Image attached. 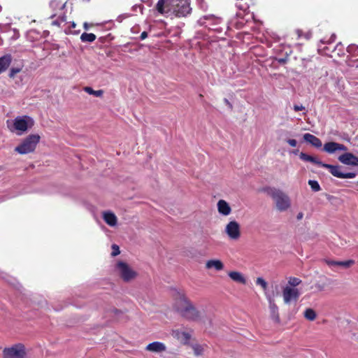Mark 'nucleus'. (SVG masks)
Masks as SVG:
<instances>
[{
    "mask_svg": "<svg viewBox=\"0 0 358 358\" xmlns=\"http://www.w3.org/2000/svg\"><path fill=\"white\" fill-rule=\"evenodd\" d=\"M171 296L173 299V308L183 318L188 321H199L201 312L196 308L193 302L187 296L182 289H173Z\"/></svg>",
    "mask_w": 358,
    "mask_h": 358,
    "instance_id": "1",
    "label": "nucleus"
},
{
    "mask_svg": "<svg viewBox=\"0 0 358 358\" xmlns=\"http://www.w3.org/2000/svg\"><path fill=\"white\" fill-rule=\"evenodd\" d=\"M159 15L186 17L191 13L189 0H158L153 9Z\"/></svg>",
    "mask_w": 358,
    "mask_h": 358,
    "instance_id": "2",
    "label": "nucleus"
},
{
    "mask_svg": "<svg viewBox=\"0 0 358 358\" xmlns=\"http://www.w3.org/2000/svg\"><path fill=\"white\" fill-rule=\"evenodd\" d=\"M299 157L303 161L310 162L311 163L318 165L320 167L327 169L330 173L334 177L338 178H354L356 177L355 173H343L341 171L342 166L340 165H331L329 164H325L318 160L317 158L311 155H307L304 152H301L299 155Z\"/></svg>",
    "mask_w": 358,
    "mask_h": 358,
    "instance_id": "3",
    "label": "nucleus"
},
{
    "mask_svg": "<svg viewBox=\"0 0 358 358\" xmlns=\"http://www.w3.org/2000/svg\"><path fill=\"white\" fill-rule=\"evenodd\" d=\"M34 120L27 115L17 116L13 120L6 121L7 127L10 132L15 133L18 136L22 135L34 125Z\"/></svg>",
    "mask_w": 358,
    "mask_h": 358,
    "instance_id": "4",
    "label": "nucleus"
},
{
    "mask_svg": "<svg viewBox=\"0 0 358 358\" xmlns=\"http://www.w3.org/2000/svg\"><path fill=\"white\" fill-rule=\"evenodd\" d=\"M265 191L267 194L273 199L275 203L276 208L279 211H286L290 208V199L288 195L282 190L273 187H268Z\"/></svg>",
    "mask_w": 358,
    "mask_h": 358,
    "instance_id": "5",
    "label": "nucleus"
},
{
    "mask_svg": "<svg viewBox=\"0 0 358 358\" xmlns=\"http://www.w3.org/2000/svg\"><path fill=\"white\" fill-rule=\"evenodd\" d=\"M40 139L41 136L38 134H30L15 148V151L20 155L33 152L40 142Z\"/></svg>",
    "mask_w": 358,
    "mask_h": 358,
    "instance_id": "6",
    "label": "nucleus"
},
{
    "mask_svg": "<svg viewBox=\"0 0 358 358\" xmlns=\"http://www.w3.org/2000/svg\"><path fill=\"white\" fill-rule=\"evenodd\" d=\"M3 358H27V350L24 344L16 343L5 348L2 352Z\"/></svg>",
    "mask_w": 358,
    "mask_h": 358,
    "instance_id": "7",
    "label": "nucleus"
},
{
    "mask_svg": "<svg viewBox=\"0 0 358 358\" xmlns=\"http://www.w3.org/2000/svg\"><path fill=\"white\" fill-rule=\"evenodd\" d=\"M116 269L120 276L124 282H129L137 276V273L124 262H117Z\"/></svg>",
    "mask_w": 358,
    "mask_h": 358,
    "instance_id": "8",
    "label": "nucleus"
},
{
    "mask_svg": "<svg viewBox=\"0 0 358 358\" xmlns=\"http://www.w3.org/2000/svg\"><path fill=\"white\" fill-rule=\"evenodd\" d=\"M282 296L284 303L286 304H289L292 301H298L300 296V292L297 288L286 286L282 289Z\"/></svg>",
    "mask_w": 358,
    "mask_h": 358,
    "instance_id": "9",
    "label": "nucleus"
},
{
    "mask_svg": "<svg viewBox=\"0 0 358 358\" xmlns=\"http://www.w3.org/2000/svg\"><path fill=\"white\" fill-rule=\"evenodd\" d=\"M225 232L232 240H238L241 237L240 225L236 221H230L225 227Z\"/></svg>",
    "mask_w": 358,
    "mask_h": 358,
    "instance_id": "10",
    "label": "nucleus"
},
{
    "mask_svg": "<svg viewBox=\"0 0 358 358\" xmlns=\"http://www.w3.org/2000/svg\"><path fill=\"white\" fill-rule=\"evenodd\" d=\"M338 159L345 165L358 166V157L351 152H345L341 155Z\"/></svg>",
    "mask_w": 358,
    "mask_h": 358,
    "instance_id": "11",
    "label": "nucleus"
},
{
    "mask_svg": "<svg viewBox=\"0 0 358 358\" xmlns=\"http://www.w3.org/2000/svg\"><path fill=\"white\" fill-rule=\"evenodd\" d=\"M324 261L329 266H342L345 268L351 267L355 263V261L352 259H348L346 261H334V260L325 259H324Z\"/></svg>",
    "mask_w": 358,
    "mask_h": 358,
    "instance_id": "12",
    "label": "nucleus"
},
{
    "mask_svg": "<svg viewBox=\"0 0 358 358\" xmlns=\"http://www.w3.org/2000/svg\"><path fill=\"white\" fill-rule=\"evenodd\" d=\"M145 350L149 352L159 353L166 351V347L163 343L155 341L151 343H149L145 347Z\"/></svg>",
    "mask_w": 358,
    "mask_h": 358,
    "instance_id": "13",
    "label": "nucleus"
},
{
    "mask_svg": "<svg viewBox=\"0 0 358 358\" xmlns=\"http://www.w3.org/2000/svg\"><path fill=\"white\" fill-rule=\"evenodd\" d=\"M217 206L218 212L222 215L227 216L231 213L229 204L223 199L219 200Z\"/></svg>",
    "mask_w": 358,
    "mask_h": 358,
    "instance_id": "14",
    "label": "nucleus"
},
{
    "mask_svg": "<svg viewBox=\"0 0 358 358\" xmlns=\"http://www.w3.org/2000/svg\"><path fill=\"white\" fill-rule=\"evenodd\" d=\"M303 139L316 148H320L322 145V141L319 138L309 133H306L303 135Z\"/></svg>",
    "mask_w": 358,
    "mask_h": 358,
    "instance_id": "15",
    "label": "nucleus"
},
{
    "mask_svg": "<svg viewBox=\"0 0 358 358\" xmlns=\"http://www.w3.org/2000/svg\"><path fill=\"white\" fill-rule=\"evenodd\" d=\"M12 56L10 54L5 55L0 57V74L5 72L12 62Z\"/></svg>",
    "mask_w": 358,
    "mask_h": 358,
    "instance_id": "16",
    "label": "nucleus"
},
{
    "mask_svg": "<svg viewBox=\"0 0 358 358\" xmlns=\"http://www.w3.org/2000/svg\"><path fill=\"white\" fill-rule=\"evenodd\" d=\"M229 277L234 282L245 285L247 281L243 275L238 271H230L228 273Z\"/></svg>",
    "mask_w": 358,
    "mask_h": 358,
    "instance_id": "17",
    "label": "nucleus"
},
{
    "mask_svg": "<svg viewBox=\"0 0 358 358\" xmlns=\"http://www.w3.org/2000/svg\"><path fill=\"white\" fill-rule=\"evenodd\" d=\"M206 268L207 269L214 268L216 271H221L224 268V264L220 259H210L206 262Z\"/></svg>",
    "mask_w": 358,
    "mask_h": 358,
    "instance_id": "18",
    "label": "nucleus"
},
{
    "mask_svg": "<svg viewBox=\"0 0 358 358\" xmlns=\"http://www.w3.org/2000/svg\"><path fill=\"white\" fill-rule=\"evenodd\" d=\"M104 221L111 227L116 225L117 224V217L115 215L110 212H105L103 215Z\"/></svg>",
    "mask_w": 358,
    "mask_h": 358,
    "instance_id": "19",
    "label": "nucleus"
},
{
    "mask_svg": "<svg viewBox=\"0 0 358 358\" xmlns=\"http://www.w3.org/2000/svg\"><path fill=\"white\" fill-rule=\"evenodd\" d=\"M323 150L329 154L334 153L338 151V143L331 141L324 143Z\"/></svg>",
    "mask_w": 358,
    "mask_h": 358,
    "instance_id": "20",
    "label": "nucleus"
},
{
    "mask_svg": "<svg viewBox=\"0 0 358 358\" xmlns=\"http://www.w3.org/2000/svg\"><path fill=\"white\" fill-rule=\"evenodd\" d=\"M174 334L175 336L177 337L178 339L182 341L185 343H187L191 338L190 334L186 331L177 330L174 331Z\"/></svg>",
    "mask_w": 358,
    "mask_h": 358,
    "instance_id": "21",
    "label": "nucleus"
},
{
    "mask_svg": "<svg viewBox=\"0 0 358 358\" xmlns=\"http://www.w3.org/2000/svg\"><path fill=\"white\" fill-rule=\"evenodd\" d=\"M269 308H270L271 315L272 318L278 322L280 321V317H279V314H278V306L273 301H270Z\"/></svg>",
    "mask_w": 358,
    "mask_h": 358,
    "instance_id": "22",
    "label": "nucleus"
},
{
    "mask_svg": "<svg viewBox=\"0 0 358 358\" xmlns=\"http://www.w3.org/2000/svg\"><path fill=\"white\" fill-rule=\"evenodd\" d=\"M304 317L309 320L313 321L316 319L317 314L313 308H306L303 313Z\"/></svg>",
    "mask_w": 358,
    "mask_h": 358,
    "instance_id": "23",
    "label": "nucleus"
},
{
    "mask_svg": "<svg viewBox=\"0 0 358 358\" xmlns=\"http://www.w3.org/2000/svg\"><path fill=\"white\" fill-rule=\"evenodd\" d=\"M96 35L92 33L84 32L80 36V40L82 42L92 43L96 39Z\"/></svg>",
    "mask_w": 358,
    "mask_h": 358,
    "instance_id": "24",
    "label": "nucleus"
},
{
    "mask_svg": "<svg viewBox=\"0 0 358 358\" xmlns=\"http://www.w3.org/2000/svg\"><path fill=\"white\" fill-rule=\"evenodd\" d=\"M84 91L89 94L94 95L96 97H101L103 94V90H94L91 87H85L83 88Z\"/></svg>",
    "mask_w": 358,
    "mask_h": 358,
    "instance_id": "25",
    "label": "nucleus"
},
{
    "mask_svg": "<svg viewBox=\"0 0 358 358\" xmlns=\"http://www.w3.org/2000/svg\"><path fill=\"white\" fill-rule=\"evenodd\" d=\"M50 7L52 8L54 10L57 9L62 10L64 7V4L62 3L60 1L52 0L50 2Z\"/></svg>",
    "mask_w": 358,
    "mask_h": 358,
    "instance_id": "26",
    "label": "nucleus"
},
{
    "mask_svg": "<svg viewBox=\"0 0 358 358\" xmlns=\"http://www.w3.org/2000/svg\"><path fill=\"white\" fill-rule=\"evenodd\" d=\"M347 52L352 56H358V45L355 44H350L347 48Z\"/></svg>",
    "mask_w": 358,
    "mask_h": 358,
    "instance_id": "27",
    "label": "nucleus"
},
{
    "mask_svg": "<svg viewBox=\"0 0 358 358\" xmlns=\"http://www.w3.org/2000/svg\"><path fill=\"white\" fill-rule=\"evenodd\" d=\"M301 283V280L296 277H290L288 279V284L289 287H295Z\"/></svg>",
    "mask_w": 358,
    "mask_h": 358,
    "instance_id": "28",
    "label": "nucleus"
},
{
    "mask_svg": "<svg viewBox=\"0 0 358 358\" xmlns=\"http://www.w3.org/2000/svg\"><path fill=\"white\" fill-rule=\"evenodd\" d=\"M308 185L310 186L312 190L314 192H319L321 189L320 185L316 180H310L308 181Z\"/></svg>",
    "mask_w": 358,
    "mask_h": 358,
    "instance_id": "29",
    "label": "nucleus"
},
{
    "mask_svg": "<svg viewBox=\"0 0 358 358\" xmlns=\"http://www.w3.org/2000/svg\"><path fill=\"white\" fill-rule=\"evenodd\" d=\"M203 17L205 20H211L215 24H218L220 22V18L215 17L213 15H204Z\"/></svg>",
    "mask_w": 358,
    "mask_h": 358,
    "instance_id": "30",
    "label": "nucleus"
},
{
    "mask_svg": "<svg viewBox=\"0 0 358 358\" xmlns=\"http://www.w3.org/2000/svg\"><path fill=\"white\" fill-rule=\"evenodd\" d=\"M256 283L259 285L263 288V289L265 290L267 289V282L262 278H257Z\"/></svg>",
    "mask_w": 358,
    "mask_h": 358,
    "instance_id": "31",
    "label": "nucleus"
},
{
    "mask_svg": "<svg viewBox=\"0 0 358 358\" xmlns=\"http://www.w3.org/2000/svg\"><path fill=\"white\" fill-rule=\"evenodd\" d=\"M120 253V250L119 246L117 245L116 244H113L112 245L111 255L113 257H115V256L118 255Z\"/></svg>",
    "mask_w": 358,
    "mask_h": 358,
    "instance_id": "32",
    "label": "nucleus"
},
{
    "mask_svg": "<svg viewBox=\"0 0 358 358\" xmlns=\"http://www.w3.org/2000/svg\"><path fill=\"white\" fill-rule=\"evenodd\" d=\"M336 37V35L334 34H332L328 40H326L325 38H324V39H322L320 41L322 43H331L334 42Z\"/></svg>",
    "mask_w": 358,
    "mask_h": 358,
    "instance_id": "33",
    "label": "nucleus"
},
{
    "mask_svg": "<svg viewBox=\"0 0 358 358\" xmlns=\"http://www.w3.org/2000/svg\"><path fill=\"white\" fill-rule=\"evenodd\" d=\"M20 71V69H17V68H12L10 70V72H9V77L11 78H13L15 76V74H17V73H19Z\"/></svg>",
    "mask_w": 358,
    "mask_h": 358,
    "instance_id": "34",
    "label": "nucleus"
},
{
    "mask_svg": "<svg viewBox=\"0 0 358 358\" xmlns=\"http://www.w3.org/2000/svg\"><path fill=\"white\" fill-rule=\"evenodd\" d=\"M287 142L288 143V144L291 146V147H296V145H297V142L295 139H288L287 141Z\"/></svg>",
    "mask_w": 358,
    "mask_h": 358,
    "instance_id": "35",
    "label": "nucleus"
},
{
    "mask_svg": "<svg viewBox=\"0 0 358 358\" xmlns=\"http://www.w3.org/2000/svg\"><path fill=\"white\" fill-rule=\"evenodd\" d=\"M294 110L295 111H301V110H305V107L303 106L302 105H294Z\"/></svg>",
    "mask_w": 358,
    "mask_h": 358,
    "instance_id": "36",
    "label": "nucleus"
},
{
    "mask_svg": "<svg viewBox=\"0 0 358 358\" xmlns=\"http://www.w3.org/2000/svg\"><path fill=\"white\" fill-rule=\"evenodd\" d=\"M338 150L347 151L348 148L345 145L338 143Z\"/></svg>",
    "mask_w": 358,
    "mask_h": 358,
    "instance_id": "37",
    "label": "nucleus"
},
{
    "mask_svg": "<svg viewBox=\"0 0 358 358\" xmlns=\"http://www.w3.org/2000/svg\"><path fill=\"white\" fill-rule=\"evenodd\" d=\"M148 37V33L146 31H143L140 35V39L144 40Z\"/></svg>",
    "mask_w": 358,
    "mask_h": 358,
    "instance_id": "38",
    "label": "nucleus"
},
{
    "mask_svg": "<svg viewBox=\"0 0 358 358\" xmlns=\"http://www.w3.org/2000/svg\"><path fill=\"white\" fill-rule=\"evenodd\" d=\"M92 26H93V24H90V23H87V22H85L83 24V27H84L85 30H88Z\"/></svg>",
    "mask_w": 358,
    "mask_h": 358,
    "instance_id": "39",
    "label": "nucleus"
},
{
    "mask_svg": "<svg viewBox=\"0 0 358 358\" xmlns=\"http://www.w3.org/2000/svg\"><path fill=\"white\" fill-rule=\"evenodd\" d=\"M303 215V214L302 213H299L297 215V219H298V220H301V219H302Z\"/></svg>",
    "mask_w": 358,
    "mask_h": 358,
    "instance_id": "40",
    "label": "nucleus"
},
{
    "mask_svg": "<svg viewBox=\"0 0 358 358\" xmlns=\"http://www.w3.org/2000/svg\"><path fill=\"white\" fill-rule=\"evenodd\" d=\"M76 24L74 22H71V28H73V29H74V28L76 27Z\"/></svg>",
    "mask_w": 358,
    "mask_h": 358,
    "instance_id": "41",
    "label": "nucleus"
},
{
    "mask_svg": "<svg viewBox=\"0 0 358 358\" xmlns=\"http://www.w3.org/2000/svg\"><path fill=\"white\" fill-rule=\"evenodd\" d=\"M285 61H286V59H279V62H280V63H285Z\"/></svg>",
    "mask_w": 358,
    "mask_h": 358,
    "instance_id": "42",
    "label": "nucleus"
},
{
    "mask_svg": "<svg viewBox=\"0 0 358 358\" xmlns=\"http://www.w3.org/2000/svg\"><path fill=\"white\" fill-rule=\"evenodd\" d=\"M224 102H225L227 104H228V105H229V106H231V103H230V102H229L227 99H224Z\"/></svg>",
    "mask_w": 358,
    "mask_h": 358,
    "instance_id": "43",
    "label": "nucleus"
},
{
    "mask_svg": "<svg viewBox=\"0 0 358 358\" xmlns=\"http://www.w3.org/2000/svg\"><path fill=\"white\" fill-rule=\"evenodd\" d=\"M194 350H195V354L196 355H199V350L197 349V348H195Z\"/></svg>",
    "mask_w": 358,
    "mask_h": 358,
    "instance_id": "44",
    "label": "nucleus"
},
{
    "mask_svg": "<svg viewBox=\"0 0 358 358\" xmlns=\"http://www.w3.org/2000/svg\"><path fill=\"white\" fill-rule=\"evenodd\" d=\"M120 311L117 309H114V313L117 314V313H120Z\"/></svg>",
    "mask_w": 358,
    "mask_h": 358,
    "instance_id": "45",
    "label": "nucleus"
},
{
    "mask_svg": "<svg viewBox=\"0 0 358 358\" xmlns=\"http://www.w3.org/2000/svg\"><path fill=\"white\" fill-rule=\"evenodd\" d=\"M199 97L200 98H202L203 97V95L201 94H199Z\"/></svg>",
    "mask_w": 358,
    "mask_h": 358,
    "instance_id": "46",
    "label": "nucleus"
},
{
    "mask_svg": "<svg viewBox=\"0 0 358 358\" xmlns=\"http://www.w3.org/2000/svg\"><path fill=\"white\" fill-rule=\"evenodd\" d=\"M357 184H358V181H357Z\"/></svg>",
    "mask_w": 358,
    "mask_h": 358,
    "instance_id": "47",
    "label": "nucleus"
}]
</instances>
